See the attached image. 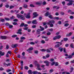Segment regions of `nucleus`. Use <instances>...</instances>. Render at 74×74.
I'll return each mask as SVG.
<instances>
[{
    "label": "nucleus",
    "mask_w": 74,
    "mask_h": 74,
    "mask_svg": "<svg viewBox=\"0 0 74 74\" xmlns=\"http://www.w3.org/2000/svg\"><path fill=\"white\" fill-rule=\"evenodd\" d=\"M55 22L54 20H52L49 21L47 23V24L50 25V27H53V24H54Z\"/></svg>",
    "instance_id": "f257e3e1"
},
{
    "label": "nucleus",
    "mask_w": 74,
    "mask_h": 74,
    "mask_svg": "<svg viewBox=\"0 0 74 74\" xmlns=\"http://www.w3.org/2000/svg\"><path fill=\"white\" fill-rule=\"evenodd\" d=\"M17 17L19 19H20L21 20L24 21L25 19V18L23 15L21 14H17Z\"/></svg>",
    "instance_id": "f03ea898"
},
{
    "label": "nucleus",
    "mask_w": 74,
    "mask_h": 74,
    "mask_svg": "<svg viewBox=\"0 0 74 74\" xmlns=\"http://www.w3.org/2000/svg\"><path fill=\"white\" fill-rule=\"evenodd\" d=\"M0 38L1 39H2V40H5V39L9 38V37L5 36H1Z\"/></svg>",
    "instance_id": "7ed1b4c3"
},
{
    "label": "nucleus",
    "mask_w": 74,
    "mask_h": 74,
    "mask_svg": "<svg viewBox=\"0 0 74 74\" xmlns=\"http://www.w3.org/2000/svg\"><path fill=\"white\" fill-rule=\"evenodd\" d=\"M44 63H45L46 64V66H49L50 62L48 60H45L44 62Z\"/></svg>",
    "instance_id": "20e7f679"
},
{
    "label": "nucleus",
    "mask_w": 74,
    "mask_h": 74,
    "mask_svg": "<svg viewBox=\"0 0 74 74\" xmlns=\"http://www.w3.org/2000/svg\"><path fill=\"white\" fill-rule=\"evenodd\" d=\"M21 32H22V29H19L17 32V34H19L21 35L22 34V33Z\"/></svg>",
    "instance_id": "39448f33"
},
{
    "label": "nucleus",
    "mask_w": 74,
    "mask_h": 74,
    "mask_svg": "<svg viewBox=\"0 0 74 74\" xmlns=\"http://www.w3.org/2000/svg\"><path fill=\"white\" fill-rule=\"evenodd\" d=\"M11 64L10 63H8V64H7L5 62L3 63L4 66H5V67L6 66V65L7 66V67H8V66H10Z\"/></svg>",
    "instance_id": "423d86ee"
},
{
    "label": "nucleus",
    "mask_w": 74,
    "mask_h": 74,
    "mask_svg": "<svg viewBox=\"0 0 74 74\" xmlns=\"http://www.w3.org/2000/svg\"><path fill=\"white\" fill-rule=\"evenodd\" d=\"M32 23L34 25H36L37 24V21L36 20H34L32 21Z\"/></svg>",
    "instance_id": "0eeeda50"
},
{
    "label": "nucleus",
    "mask_w": 74,
    "mask_h": 74,
    "mask_svg": "<svg viewBox=\"0 0 74 74\" xmlns=\"http://www.w3.org/2000/svg\"><path fill=\"white\" fill-rule=\"evenodd\" d=\"M41 32V29H37V30L36 31V34H40Z\"/></svg>",
    "instance_id": "6e6552de"
},
{
    "label": "nucleus",
    "mask_w": 74,
    "mask_h": 74,
    "mask_svg": "<svg viewBox=\"0 0 74 74\" xmlns=\"http://www.w3.org/2000/svg\"><path fill=\"white\" fill-rule=\"evenodd\" d=\"M33 15L34 16L33 18H36V17L38 16V14H37L36 12H34L33 13Z\"/></svg>",
    "instance_id": "1a4fd4ad"
},
{
    "label": "nucleus",
    "mask_w": 74,
    "mask_h": 74,
    "mask_svg": "<svg viewBox=\"0 0 74 74\" xmlns=\"http://www.w3.org/2000/svg\"><path fill=\"white\" fill-rule=\"evenodd\" d=\"M37 61H36L35 62V63L36 65L37 66V67L38 68H39V67H40V65L38 64V63Z\"/></svg>",
    "instance_id": "9d476101"
},
{
    "label": "nucleus",
    "mask_w": 74,
    "mask_h": 74,
    "mask_svg": "<svg viewBox=\"0 0 74 74\" xmlns=\"http://www.w3.org/2000/svg\"><path fill=\"white\" fill-rule=\"evenodd\" d=\"M5 53L4 52H2V51H0V58H1V56H4V55Z\"/></svg>",
    "instance_id": "9b49d317"
},
{
    "label": "nucleus",
    "mask_w": 74,
    "mask_h": 74,
    "mask_svg": "<svg viewBox=\"0 0 74 74\" xmlns=\"http://www.w3.org/2000/svg\"><path fill=\"white\" fill-rule=\"evenodd\" d=\"M23 7L24 8H28V5L26 4H24Z\"/></svg>",
    "instance_id": "f8f14e48"
},
{
    "label": "nucleus",
    "mask_w": 74,
    "mask_h": 74,
    "mask_svg": "<svg viewBox=\"0 0 74 74\" xmlns=\"http://www.w3.org/2000/svg\"><path fill=\"white\" fill-rule=\"evenodd\" d=\"M17 45H17L16 44L14 45L13 44L12 45L11 47L13 48H16V47H17Z\"/></svg>",
    "instance_id": "ddd939ff"
},
{
    "label": "nucleus",
    "mask_w": 74,
    "mask_h": 74,
    "mask_svg": "<svg viewBox=\"0 0 74 74\" xmlns=\"http://www.w3.org/2000/svg\"><path fill=\"white\" fill-rule=\"evenodd\" d=\"M33 49V47H31L29 48V49L27 50V51L28 52H29L30 51H32Z\"/></svg>",
    "instance_id": "4468645a"
},
{
    "label": "nucleus",
    "mask_w": 74,
    "mask_h": 74,
    "mask_svg": "<svg viewBox=\"0 0 74 74\" xmlns=\"http://www.w3.org/2000/svg\"><path fill=\"white\" fill-rule=\"evenodd\" d=\"M50 14L49 13V12H47L45 14V16H48V15H49Z\"/></svg>",
    "instance_id": "2eb2a0df"
},
{
    "label": "nucleus",
    "mask_w": 74,
    "mask_h": 74,
    "mask_svg": "<svg viewBox=\"0 0 74 74\" xmlns=\"http://www.w3.org/2000/svg\"><path fill=\"white\" fill-rule=\"evenodd\" d=\"M72 35V33L71 32H70L69 34H67L66 35V37H69V36H70Z\"/></svg>",
    "instance_id": "dca6fc26"
},
{
    "label": "nucleus",
    "mask_w": 74,
    "mask_h": 74,
    "mask_svg": "<svg viewBox=\"0 0 74 74\" xmlns=\"http://www.w3.org/2000/svg\"><path fill=\"white\" fill-rule=\"evenodd\" d=\"M28 73L29 74H33V72H32V71L31 70H29L28 71Z\"/></svg>",
    "instance_id": "f3484780"
},
{
    "label": "nucleus",
    "mask_w": 74,
    "mask_h": 74,
    "mask_svg": "<svg viewBox=\"0 0 74 74\" xmlns=\"http://www.w3.org/2000/svg\"><path fill=\"white\" fill-rule=\"evenodd\" d=\"M24 24L25 23H21V24L20 25V27H23V26H24Z\"/></svg>",
    "instance_id": "a211bd4d"
},
{
    "label": "nucleus",
    "mask_w": 74,
    "mask_h": 74,
    "mask_svg": "<svg viewBox=\"0 0 74 74\" xmlns=\"http://www.w3.org/2000/svg\"><path fill=\"white\" fill-rule=\"evenodd\" d=\"M63 48H61V47H60L58 48V50L59 51H60L61 52L63 51Z\"/></svg>",
    "instance_id": "6ab92c4d"
},
{
    "label": "nucleus",
    "mask_w": 74,
    "mask_h": 74,
    "mask_svg": "<svg viewBox=\"0 0 74 74\" xmlns=\"http://www.w3.org/2000/svg\"><path fill=\"white\" fill-rule=\"evenodd\" d=\"M60 45H61L60 44H58L56 45L55 46V47L56 48H58V47H60Z\"/></svg>",
    "instance_id": "aec40b11"
},
{
    "label": "nucleus",
    "mask_w": 74,
    "mask_h": 74,
    "mask_svg": "<svg viewBox=\"0 0 74 74\" xmlns=\"http://www.w3.org/2000/svg\"><path fill=\"white\" fill-rule=\"evenodd\" d=\"M49 17V18L50 19H54L53 17L52 16V15L51 14H50Z\"/></svg>",
    "instance_id": "412c9836"
},
{
    "label": "nucleus",
    "mask_w": 74,
    "mask_h": 74,
    "mask_svg": "<svg viewBox=\"0 0 74 74\" xmlns=\"http://www.w3.org/2000/svg\"><path fill=\"white\" fill-rule=\"evenodd\" d=\"M25 17V18L27 19H30V15H27Z\"/></svg>",
    "instance_id": "4be33fe9"
},
{
    "label": "nucleus",
    "mask_w": 74,
    "mask_h": 74,
    "mask_svg": "<svg viewBox=\"0 0 74 74\" xmlns=\"http://www.w3.org/2000/svg\"><path fill=\"white\" fill-rule=\"evenodd\" d=\"M63 40H64V41L65 42H66L67 41H68L69 40V39L68 38H63Z\"/></svg>",
    "instance_id": "5701e85b"
},
{
    "label": "nucleus",
    "mask_w": 74,
    "mask_h": 74,
    "mask_svg": "<svg viewBox=\"0 0 74 74\" xmlns=\"http://www.w3.org/2000/svg\"><path fill=\"white\" fill-rule=\"evenodd\" d=\"M21 40H24L26 39V38L23 36H21L20 38Z\"/></svg>",
    "instance_id": "b1692460"
},
{
    "label": "nucleus",
    "mask_w": 74,
    "mask_h": 74,
    "mask_svg": "<svg viewBox=\"0 0 74 74\" xmlns=\"http://www.w3.org/2000/svg\"><path fill=\"white\" fill-rule=\"evenodd\" d=\"M40 31H43L44 30V27H42L41 26H40Z\"/></svg>",
    "instance_id": "393cba45"
},
{
    "label": "nucleus",
    "mask_w": 74,
    "mask_h": 74,
    "mask_svg": "<svg viewBox=\"0 0 74 74\" xmlns=\"http://www.w3.org/2000/svg\"><path fill=\"white\" fill-rule=\"evenodd\" d=\"M21 67H23V61L21 60Z\"/></svg>",
    "instance_id": "a878e982"
},
{
    "label": "nucleus",
    "mask_w": 74,
    "mask_h": 74,
    "mask_svg": "<svg viewBox=\"0 0 74 74\" xmlns=\"http://www.w3.org/2000/svg\"><path fill=\"white\" fill-rule=\"evenodd\" d=\"M34 53L35 54H38V50H35L34 51Z\"/></svg>",
    "instance_id": "bb28decb"
},
{
    "label": "nucleus",
    "mask_w": 74,
    "mask_h": 74,
    "mask_svg": "<svg viewBox=\"0 0 74 74\" xmlns=\"http://www.w3.org/2000/svg\"><path fill=\"white\" fill-rule=\"evenodd\" d=\"M40 51H42V52H45V51H46L47 50L44 49H40Z\"/></svg>",
    "instance_id": "cd10ccee"
},
{
    "label": "nucleus",
    "mask_w": 74,
    "mask_h": 74,
    "mask_svg": "<svg viewBox=\"0 0 74 74\" xmlns=\"http://www.w3.org/2000/svg\"><path fill=\"white\" fill-rule=\"evenodd\" d=\"M10 19L11 20H13V19H15V17L14 16H12L11 17H10Z\"/></svg>",
    "instance_id": "c85d7f7f"
},
{
    "label": "nucleus",
    "mask_w": 74,
    "mask_h": 74,
    "mask_svg": "<svg viewBox=\"0 0 74 74\" xmlns=\"http://www.w3.org/2000/svg\"><path fill=\"white\" fill-rule=\"evenodd\" d=\"M56 44H60V45H62L63 43H62V42H56Z\"/></svg>",
    "instance_id": "c756f323"
},
{
    "label": "nucleus",
    "mask_w": 74,
    "mask_h": 74,
    "mask_svg": "<svg viewBox=\"0 0 74 74\" xmlns=\"http://www.w3.org/2000/svg\"><path fill=\"white\" fill-rule=\"evenodd\" d=\"M24 69H25L26 70H27L28 69H29V67L27 66H25L24 67Z\"/></svg>",
    "instance_id": "7c9ffc66"
},
{
    "label": "nucleus",
    "mask_w": 74,
    "mask_h": 74,
    "mask_svg": "<svg viewBox=\"0 0 74 74\" xmlns=\"http://www.w3.org/2000/svg\"><path fill=\"white\" fill-rule=\"evenodd\" d=\"M8 27L9 28L11 29V28H12L13 27V25H10V24L9 26Z\"/></svg>",
    "instance_id": "2f4dec72"
},
{
    "label": "nucleus",
    "mask_w": 74,
    "mask_h": 74,
    "mask_svg": "<svg viewBox=\"0 0 74 74\" xmlns=\"http://www.w3.org/2000/svg\"><path fill=\"white\" fill-rule=\"evenodd\" d=\"M57 39H59L61 38V36L60 35H58L57 36H56Z\"/></svg>",
    "instance_id": "473e14b6"
},
{
    "label": "nucleus",
    "mask_w": 74,
    "mask_h": 74,
    "mask_svg": "<svg viewBox=\"0 0 74 74\" xmlns=\"http://www.w3.org/2000/svg\"><path fill=\"white\" fill-rule=\"evenodd\" d=\"M69 24L68 23H66L65 24L64 26H65V27H67V26H69Z\"/></svg>",
    "instance_id": "72a5a7b5"
},
{
    "label": "nucleus",
    "mask_w": 74,
    "mask_h": 74,
    "mask_svg": "<svg viewBox=\"0 0 74 74\" xmlns=\"http://www.w3.org/2000/svg\"><path fill=\"white\" fill-rule=\"evenodd\" d=\"M70 46L72 48H74V46H73V44L71 43L70 45Z\"/></svg>",
    "instance_id": "f704fd0d"
},
{
    "label": "nucleus",
    "mask_w": 74,
    "mask_h": 74,
    "mask_svg": "<svg viewBox=\"0 0 74 74\" xmlns=\"http://www.w3.org/2000/svg\"><path fill=\"white\" fill-rule=\"evenodd\" d=\"M5 19L6 21H11V19L9 18H5Z\"/></svg>",
    "instance_id": "c9c22d12"
},
{
    "label": "nucleus",
    "mask_w": 74,
    "mask_h": 74,
    "mask_svg": "<svg viewBox=\"0 0 74 74\" xmlns=\"http://www.w3.org/2000/svg\"><path fill=\"white\" fill-rule=\"evenodd\" d=\"M17 37V35H13L12 36V38H14V37Z\"/></svg>",
    "instance_id": "e433bc0d"
},
{
    "label": "nucleus",
    "mask_w": 74,
    "mask_h": 74,
    "mask_svg": "<svg viewBox=\"0 0 74 74\" xmlns=\"http://www.w3.org/2000/svg\"><path fill=\"white\" fill-rule=\"evenodd\" d=\"M53 72V69H51L49 71V73H52Z\"/></svg>",
    "instance_id": "4c0bfd02"
},
{
    "label": "nucleus",
    "mask_w": 74,
    "mask_h": 74,
    "mask_svg": "<svg viewBox=\"0 0 74 74\" xmlns=\"http://www.w3.org/2000/svg\"><path fill=\"white\" fill-rule=\"evenodd\" d=\"M36 4L37 5H41V3H40L39 2H36Z\"/></svg>",
    "instance_id": "58836bf2"
},
{
    "label": "nucleus",
    "mask_w": 74,
    "mask_h": 74,
    "mask_svg": "<svg viewBox=\"0 0 74 74\" xmlns=\"http://www.w3.org/2000/svg\"><path fill=\"white\" fill-rule=\"evenodd\" d=\"M62 5H64L66 4V2H65L64 1H63L62 2Z\"/></svg>",
    "instance_id": "ea45409f"
},
{
    "label": "nucleus",
    "mask_w": 74,
    "mask_h": 74,
    "mask_svg": "<svg viewBox=\"0 0 74 74\" xmlns=\"http://www.w3.org/2000/svg\"><path fill=\"white\" fill-rule=\"evenodd\" d=\"M40 42H41V43L42 44H45V41H44V40H42L40 41Z\"/></svg>",
    "instance_id": "a19ab883"
},
{
    "label": "nucleus",
    "mask_w": 74,
    "mask_h": 74,
    "mask_svg": "<svg viewBox=\"0 0 74 74\" xmlns=\"http://www.w3.org/2000/svg\"><path fill=\"white\" fill-rule=\"evenodd\" d=\"M0 21H1V22H4L5 21L4 20V19L3 18H1L0 19Z\"/></svg>",
    "instance_id": "79ce46f5"
},
{
    "label": "nucleus",
    "mask_w": 74,
    "mask_h": 74,
    "mask_svg": "<svg viewBox=\"0 0 74 74\" xmlns=\"http://www.w3.org/2000/svg\"><path fill=\"white\" fill-rule=\"evenodd\" d=\"M42 4L43 5H46L47 4V3L45 1H44L42 3Z\"/></svg>",
    "instance_id": "37998d69"
},
{
    "label": "nucleus",
    "mask_w": 74,
    "mask_h": 74,
    "mask_svg": "<svg viewBox=\"0 0 74 74\" xmlns=\"http://www.w3.org/2000/svg\"><path fill=\"white\" fill-rule=\"evenodd\" d=\"M46 51L47 53H51V51L48 49L46 50Z\"/></svg>",
    "instance_id": "c03bdc74"
},
{
    "label": "nucleus",
    "mask_w": 74,
    "mask_h": 74,
    "mask_svg": "<svg viewBox=\"0 0 74 74\" xmlns=\"http://www.w3.org/2000/svg\"><path fill=\"white\" fill-rule=\"evenodd\" d=\"M33 74H37V73H38L37 71H34L33 72Z\"/></svg>",
    "instance_id": "a18cd8bd"
},
{
    "label": "nucleus",
    "mask_w": 74,
    "mask_h": 74,
    "mask_svg": "<svg viewBox=\"0 0 74 74\" xmlns=\"http://www.w3.org/2000/svg\"><path fill=\"white\" fill-rule=\"evenodd\" d=\"M10 9H12V8H14V6L13 5H10Z\"/></svg>",
    "instance_id": "49530a36"
},
{
    "label": "nucleus",
    "mask_w": 74,
    "mask_h": 74,
    "mask_svg": "<svg viewBox=\"0 0 74 74\" xmlns=\"http://www.w3.org/2000/svg\"><path fill=\"white\" fill-rule=\"evenodd\" d=\"M72 58H73V57L71 56V55H69V56H68L69 59H71Z\"/></svg>",
    "instance_id": "de8ad7c7"
},
{
    "label": "nucleus",
    "mask_w": 74,
    "mask_h": 74,
    "mask_svg": "<svg viewBox=\"0 0 74 74\" xmlns=\"http://www.w3.org/2000/svg\"><path fill=\"white\" fill-rule=\"evenodd\" d=\"M30 6L31 7H32V8L34 7V5H33V4H30Z\"/></svg>",
    "instance_id": "09e8293b"
},
{
    "label": "nucleus",
    "mask_w": 74,
    "mask_h": 74,
    "mask_svg": "<svg viewBox=\"0 0 74 74\" xmlns=\"http://www.w3.org/2000/svg\"><path fill=\"white\" fill-rule=\"evenodd\" d=\"M49 56H49V54H47L46 55V57L47 58H49Z\"/></svg>",
    "instance_id": "8fccbe9b"
},
{
    "label": "nucleus",
    "mask_w": 74,
    "mask_h": 74,
    "mask_svg": "<svg viewBox=\"0 0 74 74\" xmlns=\"http://www.w3.org/2000/svg\"><path fill=\"white\" fill-rule=\"evenodd\" d=\"M30 44L31 45H34L35 43L34 42H30Z\"/></svg>",
    "instance_id": "3c124183"
},
{
    "label": "nucleus",
    "mask_w": 74,
    "mask_h": 74,
    "mask_svg": "<svg viewBox=\"0 0 74 74\" xmlns=\"http://www.w3.org/2000/svg\"><path fill=\"white\" fill-rule=\"evenodd\" d=\"M55 62H53L51 63V66H53V65L55 64Z\"/></svg>",
    "instance_id": "603ef678"
},
{
    "label": "nucleus",
    "mask_w": 74,
    "mask_h": 74,
    "mask_svg": "<svg viewBox=\"0 0 74 74\" xmlns=\"http://www.w3.org/2000/svg\"><path fill=\"white\" fill-rule=\"evenodd\" d=\"M50 61L51 62H53L54 61V59L53 58H51L50 59Z\"/></svg>",
    "instance_id": "864d4df0"
},
{
    "label": "nucleus",
    "mask_w": 74,
    "mask_h": 74,
    "mask_svg": "<svg viewBox=\"0 0 74 74\" xmlns=\"http://www.w3.org/2000/svg\"><path fill=\"white\" fill-rule=\"evenodd\" d=\"M57 39V38L56 37V36H55V37H54L53 38V40H56Z\"/></svg>",
    "instance_id": "5fc2aeb1"
},
{
    "label": "nucleus",
    "mask_w": 74,
    "mask_h": 74,
    "mask_svg": "<svg viewBox=\"0 0 74 74\" xmlns=\"http://www.w3.org/2000/svg\"><path fill=\"white\" fill-rule=\"evenodd\" d=\"M51 32H48L47 33V36H49L51 35Z\"/></svg>",
    "instance_id": "6e6d98bb"
},
{
    "label": "nucleus",
    "mask_w": 74,
    "mask_h": 74,
    "mask_svg": "<svg viewBox=\"0 0 74 74\" xmlns=\"http://www.w3.org/2000/svg\"><path fill=\"white\" fill-rule=\"evenodd\" d=\"M59 65V63L58 62H56L55 63V66H58Z\"/></svg>",
    "instance_id": "4d7b16f0"
},
{
    "label": "nucleus",
    "mask_w": 74,
    "mask_h": 74,
    "mask_svg": "<svg viewBox=\"0 0 74 74\" xmlns=\"http://www.w3.org/2000/svg\"><path fill=\"white\" fill-rule=\"evenodd\" d=\"M10 71H11V70L10 69H8L6 71L7 73H9V72H10Z\"/></svg>",
    "instance_id": "13d9d810"
},
{
    "label": "nucleus",
    "mask_w": 74,
    "mask_h": 74,
    "mask_svg": "<svg viewBox=\"0 0 74 74\" xmlns=\"http://www.w3.org/2000/svg\"><path fill=\"white\" fill-rule=\"evenodd\" d=\"M24 30H27V29H28V27H26L23 28Z\"/></svg>",
    "instance_id": "bf43d9fd"
},
{
    "label": "nucleus",
    "mask_w": 74,
    "mask_h": 74,
    "mask_svg": "<svg viewBox=\"0 0 74 74\" xmlns=\"http://www.w3.org/2000/svg\"><path fill=\"white\" fill-rule=\"evenodd\" d=\"M69 45V44H66L65 45V46L66 47H68Z\"/></svg>",
    "instance_id": "052dcab7"
},
{
    "label": "nucleus",
    "mask_w": 74,
    "mask_h": 74,
    "mask_svg": "<svg viewBox=\"0 0 74 74\" xmlns=\"http://www.w3.org/2000/svg\"><path fill=\"white\" fill-rule=\"evenodd\" d=\"M73 70H74V69L73 68H71V71H70V73H72L73 71Z\"/></svg>",
    "instance_id": "680f3d73"
},
{
    "label": "nucleus",
    "mask_w": 74,
    "mask_h": 74,
    "mask_svg": "<svg viewBox=\"0 0 74 74\" xmlns=\"http://www.w3.org/2000/svg\"><path fill=\"white\" fill-rule=\"evenodd\" d=\"M10 24L8 23H7L5 24V25L6 26H9V25H10Z\"/></svg>",
    "instance_id": "e2e57ef3"
},
{
    "label": "nucleus",
    "mask_w": 74,
    "mask_h": 74,
    "mask_svg": "<svg viewBox=\"0 0 74 74\" xmlns=\"http://www.w3.org/2000/svg\"><path fill=\"white\" fill-rule=\"evenodd\" d=\"M39 42L38 40H36L35 41V44H37V43H38V42Z\"/></svg>",
    "instance_id": "0e129e2a"
},
{
    "label": "nucleus",
    "mask_w": 74,
    "mask_h": 74,
    "mask_svg": "<svg viewBox=\"0 0 74 74\" xmlns=\"http://www.w3.org/2000/svg\"><path fill=\"white\" fill-rule=\"evenodd\" d=\"M14 22H18V20L17 19H15L14 20Z\"/></svg>",
    "instance_id": "69168bd1"
},
{
    "label": "nucleus",
    "mask_w": 74,
    "mask_h": 74,
    "mask_svg": "<svg viewBox=\"0 0 74 74\" xmlns=\"http://www.w3.org/2000/svg\"><path fill=\"white\" fill-rule=\"evenodd\" d=\"M32 28H36V25H33L32 26Z\"/></svg>",
    "instance_id": "338daca9"
},
{
    "label": "nucleus",
    "mask_w": 74,
    "mask_h": 74,
    "mask_svg": "<svg viewBox=\"0 0 74 74\" xmlns=\"http://www.w3.org/2000/svg\"><path fill=\"white\" fill-rule=\"evenodd\" d=\"M13 25H17V23H16V22H13Z\"/></svg>",
    "instance_id": "774afa93"
}]
</instances>
